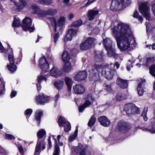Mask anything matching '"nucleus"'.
<instances>
[{
    "label": "nucleus",
    "mask_w": 155,
    "mask_h": 155,
    "mask_svg": "<svg viewBox=\"0 0 155 155\" xmlns=\"http://www.w3.org/2000/svg\"><path fill=\"white\" fill-rule=\"evenodd\" d=\"M64 82L63 81H59V89H62L63 86Z\"/></svg>",
    "instance_id": "nucleus-60"
},
{
    "label": "nucleus",
    "mask_w": 155,
    "mask_h": 155,
    "mask_svg": "<svg viewBox=\"0 0 155 155\" xmlns=\"http://www.w3.org/2000/svg\"><path fill=\"white\" fill-rule=\"evenodd\" d=\"M133 15L134 17L138 18L140 21L142 22L143 21V18L142 16H139V14L137 11H136L134 12Z\"/></svg>",
    "instance_id": "nucleus-45"
},
{
    "label": "nucleus",
    "mask_w": 155,
    "mask_h": 155,
    "mask_svg": "<svg viewBox=\"0 0 155 155\" xmlns=\"http://www.w3.org/2000/svg\"><path fill=\"white\" fill-rule=\"evenodd\" d=\"M103 86L104 88L107 91L110 92L111 91V89L110 85L106 84H104Z\"/></svg>",
    "instance_id": "nucleus-48"
},
{
    "label": "nucleus",
    "mask_w": 155,
    "mask_h": 155,
    "mask_svg": "<svg viewBox=\"0 0 155 155\" xmlns=\"http://www.w3.org/2000/svg\"><path fill=\"white\" fill-rule=\"evenodd\" d=\"M5 136L6 137V139H15V137H14L12 135L9 134H6L5 135Z\"/></svg>",
    "instance_id": "nucleus-53"
},
{
    "label": "nucleus",
    "mask_w": 155,
    "mask_h": 155,
    "mask_svg": "<svg viewBox=\"0 0 155 155\" xmlns=\"http://www.w3.org/2000/svg\"><path fill=\"white\" fill-rule=\"evenodd\" d=\"M148 108L147 107H144L143 108V110L141 114V116L143 118L144 120L146 121L147 120L148 118L147 115L148 111Z\"/></svg>",
    "instance_id": "nucleus-32"
},
{
    "label": "nucleus",
    "mask_w": 155,
    "mask_h": 155,
    "mask_svg": "<svg viewBox=\"0 0 155 155\" xmlns=\"http://www.w3.org/2000/svg\"><path fill=\"white\" fill-rule=\"evenodd\" d=\"M94 99V97H92V94H87L85 98L84 103L79 107V111L80 112H82L85 108L89 107L91 105Z\"/></svg>",
    "instance_id": "nucleus-9"
},
{
    "label": "nucleus",
    "mask_w": 155,
    "mask_h": 155,
    "mask_svg": "<svg viewBox=\"0 0 155 155\" xmlns=\"http://www.w3.org/2000/svg\"><path fill=\"white\" fill-rule=\"evenodd\" d=\"M71 69V64L68 62L65 63L64 66L63 67L64 70L66 72H68Z\"/></svg>",
    "instance_id": "nucleus-35"
},
{
    "label": "nucleus",
    "mask_w": 155,
    "mask_h": 155,
    "mask_svg": "<svg viewBox=\"0 0 155 155\" xmlns=\"http://www.w3.org/2000/svg\"><path fill=\"white\" fill-rule=\"evenodd\" d=\"M95 39L92 38H89L84 42L80 45V48L81 50H87L90 49L92 44L94 43Z\"/></svg>",
    "instance_id": "nucleus-11"
},
{
    "label": "nucleus",
    "mask_w": 155,
    "mask_h": 155,
    "mask_svg": "<svg viewBox=\"0 0 155 155\" xmlns=\"http://www.w3.org/2000/svg\"><path fill=\"white\" fill-rule=\"evenodd\" d=\"M77 137V135L75 134H74L73 135L70 136L69 137L70 141H71L72 140L75 139Z\"/></svg>",
    "instance_id": "nucleus-63"
},
{
    "label": "nucleus",
    "mask_w": 155,
    "mask_h": 155,
    "mask_svg": "<svg viewBox=\"0 0 155 155\" xmlns=\"http://www.w3.org/2000/svg\"><path fill=\"white\" fill-rule=\"evenodd\" d=\"M80 155H91V153L89 151L86 149L85 147L84 150L80 153Z\"/></svg>",
    "instance_id": "nucleus-47"
},
{
    "label": "nucleus",
    "mask_w": 155,
    "mask_h": 155,
    "mask_svg": "<svg viewBox=\"0 0 155 155\" xmlns=\"http://www.w3.org/2000/svg\"><path fill=\"white\" fill-rule=\"evenodd\" d=\"M122 94L120 93H118L116 95V97L117 100L121 101L122 100Z\"/></svg>",
    "instance_id": "nucleus-57"
},
{
    "label": "nucleus",
    "mask_w": 155,
    "mask_h": 155,
    "mask_svg": "<svg viewBox=\"0 0 155 155\" xmlns=\"http://www.w3.org/2000/svg\"><path fill=\"white\" fill-rule=\"evenodd\" d=\"M7 67L9 70L12 72H13L17 69L16 66L13 64H10V65H8Z\"/></svg>",
    "instance_id": "nucleus-40"
},
{
    "label": "nucleus",
    "mask_w": 155,
    "mask_h": 155,
    "mask_svg": "<svg viewBox=\"0 0 155 155\" xmlns=\"http://www.w3.org/2000/svg\"><path fill=\"white\" fill-rule=\"evenodd\" d=\"M23 25L22 26L24 31H29L30 32H33L34 30V25H31L32 21L31 19L26 17L23 20Z\"/></svg>",
    "instance_id": "nucleus-10"
},
{
    "label": "nucleus",
    "mask_w": 155,
    "mask_h": 155,
    "mask_svg": "<svg viewBox=\"0 0 155 155\" xmlns=\"http://www.w3.org/2000/svg\"><path fill=\"white\" fill-rule=\"evenodd\" d=\"M42 111L40 110H37L36 111L35 119L37 122V123L38 125H39L40 123L41 117L42 116Z\"/></svg>",
    "instance_id": "nucleus-24"
},
{
    "label": "nucleus",
    "mask_w": 155,
    "mask_h": 155,
    "mask_svg": "<svg viewBox=\"0 0 155 155\" xmlns=\"http://www.w3.org/2000/svg\"><path fill=\"white\" fill-rule=\"evenodd\" d=\"M62 58L64 61L65 63L68 62L70 59L69 54L67 51H64L63 53Z\"/></svg>",
    "instance_id": "nucleus-31"
},
{
    "label": "nucleus",
    "mask_w": 155,
    "mask_h": 155,
    "mask_svg": "<svg viewBox=\"0 0 155 155\" xmlns=\"http://www.w3.org/2000/svg\"><path fill=\"white\" fill-rule=\"evenodd\" d=\"M112 43L113 41L109 38H106L103 39V44L107 51L108 55L115 58L117 56V54L115 53V49L113 48Z\"/></svg>",
    "instance_id": "nucleus-5"
},
{
    "label": "nucleus",
    "mask_w": 155,
    "mask_h": 155,
    "mask_svg": "<svg viewBox=\"0 0 155 155\" xmlns=\"http://www.w3.org/2000/svg\"><path fill=\"white\" fill-rule=\"evenodd\" d=\"M103 54L101 52H96L94 56V60L95 63L93 68L89 71V78L92 80H95L96 77L97 76L100 72L101 70H102L103 65L101 63L103 61Z\"/></svg>",
    "instance_id": "nucleus-2"
},
{
    "label": "nucleus",
    "mask_w": 155,
    "mask_h": 155,
    "mask_svg": "<svg viewBox=\"0 0 155 155\" xmlns=\"http://www.w3.org/2000/svg\"><path fill=\"white\" fill-rule=\"evenodd\" d=\"M97 0H88L87 2L85 4V6L87 7L90 4L95 2Z\"/></svg>",
    "instance_id": "nucleus-56"
},
{
    "label": "nucleus",
    "mask_w": 155,
    "mask_h": 155,
    "mask_svg": "<svg viewBox=\"0 0 155 155\" xmlns=\"http://www.w3.org/2000/svg\"><path fill=\"white\" fill-rule=\"evenodd\" d=\"M70 0H63V3L64 4V5L65 6H70L71 5L69 3Z\"/></svg>",
    "instance_id": "nucleus-62"
},
{
    "label": "nucleus",
    "mask_w": 155,
    "mask_h": 155,
    "mask_svg": "<svg viewBox=\"0 0 155 155\" xmlns=\"http://www.w3.org/2000/svg\"><path fill=\"white\" fill-rule=\"evenodd\" d=\"M145 81V80L144 79L142 80L139 82L137 86V87H141V85L143 84Z\"/></svg>",
    "instance_id": "nucleus-64"
},
{
    "label": "nucleus",
    "mask_w": 155,
    "mask_h": 155,
    "mask_svg": "<svg viewBox=\"0 0 155 155\" xmlns=\"http://www.w3.org/2000/svg\"><path fill=\"white\" fill-rule=\"evenodd\" d=\"M62 127H64V131L66 133L69 132L71 130V125L69 122H67L64 126Z\"/></svg>",
    "instance_id": "nucleus-37"
},
{
    "label": "nucleus",
    "mask_w": 155,
    "mask_h": 155,
    "mask_svg": "<svg viewBox=\"0 0 155 155\" xmlns=\"http://www.w3.org/2000/svg\"><path fill=\"white\" fill-rule=\"evenodd\" d=\"M124 110L129 116H131L136 113H140L139 108L133 103H129L125 105Z\"/></svg>",
    "instance_id": "nucleus-7"
},
{
    "label": "nucleus",
    "mask_w": 155,
    "mask_h": 155,
    "mask_svg": "<svg viewBox=\"0 0 155 155\" xmlns=\"http://www.w3.org/2000/svg\"><path fill=\"white\" fill-rule=\"evenodd\" d=\"M115 66L118 69L120 67V64L118 62L116 61L113 65V63H111L110 65H105L102 70L101 74L107 79L111 80L115 72L114 68Z\"/></svg>",
    "instance_id": "nucleus-3"
},
{
    "label": "nucleus",
    "mask_w": 155,
    "mask_h": 155,
    "mask_svg": "<svg viewBox=\"0 0 155 155\" xmlns=\"http://www.w3.org/2000/svg\"><path fill=\"white\" fill-rule=\"evenodd\" d=\"M50 75L55 78L58 77V68L57 67H53L50 71Z\"/></svg>",
    "instance_id": "nucleus-28"
},
{
    "label": "nucleus",
    "mask_w": 155,
    "mask_h": 155,
    "mask_svg": "<svg viewBox=\"0 0 155 155\" xmlns=\"http://www.w3.org/2000/svg\"><path fill=\"white\" fill-rule=\"evenodd\" d=\"M50 97V96H45L43 94L39 95L36 97L35 102L38 104H44L49 101Z\"/></svg>",
    "instance_id": "nucleus-13"
},
{
    "label": "nucleus",
    "mask_w": 155,
    "mask_h": 155,
    "mask_svg": "<svg viewBox=\"0 0 155 155\" xmlns=\"http://www.w3.org/2000/svg\"><path fill=\"white\" fill-rule=\"evenodd\" d=\"M116 83L121 88H125L128 86L127 81L119 78H117Z\"/></svg>",
    "instance_id": "nucleus-21"
},
{
    "label": "nucleus",
    "mask_w": 155,
    "mask_h": 155,
    "mask_svg": "<svg viewBox=\"0 0 155 155\" xmlns=\"http://www.w3.org/2000/svg\"><path fill=\"white\" fill-rule=\"evenodd\" d=\"M87 77V72L85 71L79 72L74 77V79L75 81H81L84 80Z\"/></svg>",
    "instance_id": "nucleus-17"
},
{
    "label": "nucleus",
    "mask_w": 155,
    "mask_h": 155,
    "mask_svg": "<svg viewBox=\"0 0 155 155\" xmlns=\"http://www.w3.org/2000/svg\"><path fill=\"white\" fill-rule=\"evenodd\" d=\"M64 80L66 85L67 86L68 90L70 91L71 90L73 81L72 79L68 77H65L64 78Z\"/></svg>",
    "instance_id": "nucleus-25"
},
{
    "label": "nucleus",
    "mask_w": 155,
    "mask_h": 155,
    "mask_svg": "<svg viewBox=\"0 0 155 155\" xmlns=\"http://www.w3.org/2000/svg\"><path fill=\"white\" fill-rule=\"evenodd\" d=\"M17 92L16 91H12L10 95V97L12 98L15 97L17 94Z\"/></svg>",
    "instance_id": "nucleus-58"
},
{
    "label": "nucleus",
    "mask_w": 155,
    "mask_h": 155,
    "mask_svg": "<svg viewBox=\"0 0 155 155\" xmlns=\"http://www.w3.org/2000/svg\"><path fill=\"white\" fill-rule=\"evenodd\" d=\"M76 31L73 29H71L68 30L66 33V35L64 38L65 41H71L72 38L76 35Z\"/></svg>",
    "instance_id": "nucleus-16"
},
{
    "label": "nucleus",
    "mask_w": 155,
    "mask_h": 155,
    "mask_svg": "<svg viewBox=\"0 0 155 155\" xmlns=\"http://www.w3.org/2000/svg\"><path fill=\"white\" fill-rule=\"evenodd\" d=\"M117 128L121 133H125L128 131L129 127L127 123L121 121L118 122Z\"/></svg>",
    "instance_id": "nucleus-12"
},
{
    "label": "nucleus",
    "mask_w": 155,
    "mask_h": 155,
    "mask_svg": "<svg viewBox=\"0 0 155 155\" xmlns=\"http://www.w3.org/2000/svg\"><path fill=\"white\" fill-rule=\"evenodd\" d=\"M46 79L45 77L44 76H42L41 75H38V76L37 80L38 82V84H36L37 88L38 90L39 91L41 90V86L40 84L43 81H46Z\"/></svg>",
    "instance_id": "nucleus-23"
},
{
    "label": "nucleus",
    "mask_w": 155,
    "mask_h": 155,
    "mask_svg": "<svg viewBox=\"0 0 155 155\" xmlns=\"http://www.w3.org/2000/svg\"><path fill=\"white\" fill-rule=\"evenodd\" d=\"M50 22L53 27V30L54 32L56 31V20L55 18H49Z\"/></svg>",
    "instance_id": "nucleus-38"
},
{
    "label": "nucleus",
    "mask_w": 155,
    "mask_h": 155,
    "mask_svg": "<svg viewBox=\"0 0 155 155\" xmlns=\"http://www.w3.org/2000/svg\"><path fill=\"white\" fill-rule=\"evenodd\" d=\"M33 112V110L31 109H27L25 112V114L26 116V117H29L31 115Z\"/></svg>",
    "instance_id": "nucleus-44"
},
{
    "label": "nucleus",
    "mask_w": 155,
    "mask_h": 155,
    "mask_svg": "<svg viewBox=\"0 0 155 155\" xmlns=\"http://www.w3.org/2000/svg\"><path fill=\"white\" fill-rule=\"evenodd\" d=\"M32 8L35 11L34 13L35 14L38 11V10H39V8H38L36 5L34 4H33L31 6Z\"/></svg>",
    "instance_id": "nucleus-52"
},
{
    "label": "nucleus",
    "mask_w": 155,
    "mask_h": 155,
    "mask_svg": "<svg viewBox=\"0 0 155 155\" xmlns=\"http://www.w3.org/2000/svg\"><path fill=\"white\" fill-rule=\"evenodd\" d=\"M52 137L55 142V145L54 146L55 150L53 155H58V145L57 143V141L56 139L54 138L53 136H52Z\"/></svg>",
    "instance_id": "nucleus-39"
},
{
    "label": "nucleus",
    "mask_w": 155,
    "mask_h": 155,
    "mask_svg": "<svg viewBox=\"0 0 155 155\" xmlns=\"http://www.w3.org/2000/svg\"><path fill=\"white\" fill-rule=\"evenodd\" d=\"M152 59L153 58H147L146 63L145 64H143V65H144L146 66H148L149 64L152 63Z\"/></svg>",
    "instance_id": "nucleus-50"
},
{
    "label": "nucleus",
    "mask_w": 155,
    "mask_h": 155,
    "mask_svg": "<svg viewBox=\"0 0 155 155\" xmlns=\"http://www.w3.org/2000/svg\"><path fill=\"white\" fill-rule=\"evenodd\" d=\"M18 147L20 153L22 154H23L24 153V150L21 145L20 144H18Z\"/></svg>",
    "instance_id": "nucleus-59"
},
{
    "label": "nucleus",
    "mask_w": 155,
    "mask_h": 155,
    "mask_svg": "<svg viewBox=\"0 0 155 155\" xmlns=\"http://www.w3.org/2000/svg\"><path fill=\"white\" fill-rule=\"evenodd\" d=\"M130 5L129 0H113L111 3V9L114 11L120 6L127 7Z\"/></svg>",
    "instance_id": "nucleus-8"
},
{
    "label": "nucleus",
    "mask_w": 155,
    "mask_h": 155,
    "mask_svg": "<svg viewBox=\"0 0 155 155\" xmlns=\"http://www.w3.org/2000/svg\"><path fill=\"white\" fill-rule=\"evenodd\" d=\"M150 74L153 76L155 77V64L152 65L149 68Z\"/></svg>",
    "instance_id": "nucleus-41"
},
{
    "label": "nucleus",
    "mask_w": 155,
    "mask_h": 155,
    "mask_svg": "<svg viewBox=\"0 0 155 155\" xmlns=\"http://www.w3.org/2000/svg\"><path fill=\"white\" fill-rule=\"evenodd\" d=\"M67 122L68 121L66 120L64 117L60 116L59 117V126H64L67 123Z\"/></svg>",
    "instance_id": "nucleus-29"
},
{
    "label": "nucleus",
    "mask_w": 155,
    "mask_h": 155,
    "mask_svg": "<svg viewBox=\"0 0 155 155\" xmlns=\"http://www.w3.org/2000/svg\"><path fill=\"white\" fill-rule=\"evenodd\" d=\"M40 67L43 71H48L49 70V65L45 57H42L39 60Z\"/></svg>",
    "instance_id": "nucleus-15"
},
{
    "label": "nucleus",
    "mask_w": 155,
    "mask_h": 155,
    "mask_svg": "<svg viewBox=\"0 0 155 155\" xmlns=\"http://www.w3.org/2000/svg\"><path fill=\"white\" fill-rule=\"evenodd\" d=\"M35 14H37L41 17L45 16L47 15V13L45 11L41 10L40 8L39 9V10H38V11Z\"/></svg>",
    "instance_id": "nucleus-42"
},
{
    "label": "nucleus",
    "mask_w": 155,
    "mask_h": 155,
    "mask_svg": "<svg viewBox=\"0 0 155 155\" xmlns=\"http://www.w3.org/2000/svg\"><path fill=\"white\" fill-rule=\"evenodd\" d=\"M151 128L149 129V131L152 133H155V120H153L151 123Z\"/></svg>",
    "instance_id": "nucleus-43"
},
{
    "label": "nucleus",
    "mask_w": 155,
    "mask_h": 155,
    "mask_svg": "<svg viewBox=\"0 0 155 155\" xmlns=\"http://www.w3.org/2000/svg\"><path fill=\"white\" fill-rule=\"evenodd\" d=\"M51 35L52 36H53L54 43H56L58 38V33H55L54 35H53V34H52Z\"/></svg>",
    "instance_id": "nucleus-54"
},
{
    "label": "nucleus",
    "mask_w": 155,
    "mask_h": 155,
    "mask_svg": "<svg viewBox=\"0 0 155 155\" xmlns=\"http://www.w3.org/2000/svg\"><path fill=\"white\" fill-rule=\"evenodd\" d=\"M98 120L101 125L105 127H109L111 124L110 120L104 116H101L99 117Z\"/></svg>",
    "instance_id": "nucleus-14"
},
{
    "label": "nucleus",
    "mask_w": 155,
    "mask_h": 155,
    "mask_svg": "<svg viewBox=\"0 0 155 155\" xmlns=\"http://www.w3.org/2000/svg\"><path fill=\"white\" fill-rule=\"evenodd\" d=\"M55 102L54 105V107H56L58 105V93L57 94L55 97Z\"/></svg>",
    "instance_id": "nucleus-55"
},
{
    "label": "nucleus",
    "mask_w": 155,
    "mask_h": 155,
    "mask_svg": "<svg viewBox=\"0 0 155 155\" xmlns=\"http://www.w3.org/2000/svg\"><path fill=\"white\" fill-rule=\"evenodd\" d=\"M21 4L18 3V2H15V4L17 6L18 9V10H21L23 9V8L25 7L27 5V2L25 0H19Z\"/></svg>",
    "instance_id": "nucleus-22"
},
{
    "label": "nucleus",
    "mask_w": 155,
    "mask_h": 155,
    "mask_svg": "<svg viewBox=\"0 0 155 155\" xmlns=\"http://www.w3.org/2000/svg\"><path fill=\"white\" fill-rule=\"evenodd\" d=\"M5 82L2 78H0V95L4 94L5 90Z\"/></svg>",
    "instance_id": "nucleus-27"
},
{
    "label": "nucleus",
    "mask_w": 155,
    "mask_h": 155,
    "mask_svg": "<svg viewBox=\"0 0 155 155\" xmlns=\"http://www.w3.org/2000/svg\"><path fill=\"white\" fill-rule=\"evenodd\" d=\"M46 56L48 59L52 60V54L50 49H48L46 52Z\"/></svg>",
    "instance_id": "nucleus-49"
},
{
    "label": "nucleus",
    "mask_w": 155,
    "mask_h": 155,
    "mask_svg": "<svg viewBox=\"0 0 155 155\" xmlns=\"http://www.w3.org/2000/svg\"><path fill=\"white\" fill-rule=\"evenodd\" d=\"M46 134V131L43 129H41L37 132V135L38 138L35 147V154L39 152L41 149V150H42L45 149L46 143L41 139V138Z\"/></svg>",
    "instance_id": "nucleus-4"
},
{
    "label": "nucleus",
    "mask_w": 155,
    "mask_h": 155,
    "mask_svg": "<svg viewBox=\"0 0 155 155\" xmlns=\"http://www.w3.org/2000/svg\"><path fill=\"white\" fill-rule=\"evenodd\" d=\"M118 47L121 51L127 49L134 43L132 32L128 25L123 23H118L112 30Z\"/></svg>",
    "instance_id": "nucleus-1"
},
{
    "label": "nucleus",
    "mask_w": 155,
    "mask_h": 155,
    "mask_svg": "<svg viewBox=\"0 0 155 155\" xmlns=\"http://www.w3.org/2000/svg\"><path fill=\"white\" fill-rule=\"evenodd\" d=\"M82 23V20L80 19L73 22L71 25V27L74 28L79 27L81 25Z\"/></svg>",
    "instance_id": "nucleus-36"
},
{
    "label": "nucleus",
    "mask_w": 155,
    "mask_h": 155,
    "mask_svg": "<svg viewBox=\"0 0 155 155\" xmlns=\"http://www.w3.org/2000/svg\"><path fill=\"white\" fill-rule=\"evenodd\" d=\"M96 118L94 115H93L90 118L88 123V125L90 127L94 125L96 122Z\"/></svg>",
    "instance_id": "nucleus-34"
},
{
    "label": "nucleus",
    "mask_w": 155,
    "mask_h": 155,
    "mask_svg": "<svg viewBox=\"0 0 155 155\" xmlns=\"http://www.w3.org/2000/svg\"><path fill=\"white\" fill-rule=\"evenodd\" d=\"M149 4L147 2L141 3L139 5L140 12L145 17L147 20H149L150 17Z\"/></svg>",
    "instance_id": "nucleus-6"
},
{
    "label": "nucleus",
    "mask_w": 155,
    "mask_h": 155,
    "mask_svg": "<svg viewBox=\"0 0 155 155\" xmlns=\"http://www.w3.org/2000/svg\"><path fill=\"white\" fill-rule=\"evenodd\" d=\"M36 2L40 4L48 5L52 3L51 0H35Z\"/></svg>",
    "instance_id": "nucleus-33"
},
{
    "label": "nucleus",
    "mask_w": 155,
    "mask_h": 155,
    "mask_svg": "<svg viewBox=\"0 0 155 155\" xmlns=\"http://www.w3.org/2000/svg\"><path fill=\"white\" fill-rule=\"evenodd\" d=\"M85 147L82 145L81 144L78 143L77 146H75L73 147V149L75 152L77 153H81L82 151H83Z\"/></svg>",
    "instance_id": "nucleus-26"
},
{
    "label": "nucleus",
    "mask_w": 155,
    "mask_h": 155,
    "mask_svg": "<svg viewBox=\"0 0 155 155\" xmlns=\"http://www.w3.org/2000/svg\"><path fill=\"white\" fill-rule=\"evenodd\" d=\"M137 90L138 95L140 96H142L144 92L143 89L141 87H139L137 88Z\"/></svg>",
    "instance_id": "nucleus-46"
},
{
    "label": "nucleus",
    "mask_w": 155,
    "mask_h": 155,
    "mask_svg": "<svg viewBox=\"0 0 155 155\" xmlns=\"http://www.w3.org/2000/svg\"><path fill=\"white\" fill-rule=\"evenodd\" d=\"M21 25V21L19 18L15 16L14 18V21L12 23V25L13 27H19Z\"/></svg>",
    "instance_id": "nucleus-30"
},
{
    "label": "nucleus",
    "mask_w": 155,
    "mask_h": 155,
    "mask_svg": "<svg viewBox=\"0 0 155 155\" xmlns=\"http://www.w3.org/2000/svg\"><path fill=\"white\" fill-rule=\"evenodd\" d=\"M8 58L10 64H13L14 63V60L13 56V54H9Z\"/></svg>",
    "instance_id": "nucleus-51"
},
{
    "label": "nucleus",
    "mask_w": 155,
    "mask_h": 155,
    "mask_svg": "<svg viewBox=\"0 0 155 155\" xmlns=\"http://www.w3.org/2000/svg\"><path fill=\"white\" fill-rule=\"evenodd\" d=\"M74 17V14L72 13H70L68 15V18L69 20L70 21L71 20L72 18Z\"/></svg>",
    "instance_id": "nucleus-61"
},
{
    "label": "nucleus",
    "mask_w": 155,
    "mask_h": 155,
    "mask_svg": "<svg viewBox=\"0 0 155 155\" xmlns=\"http://www.w3.org/2000/svg\"><path fill=\"white\" fill-rule=\"evenodd\" d=\"M66 18L64 16H60L59 18V29H60L62 34V31L65 27Z\"/></svg>",
    "instance_id": "nucleus-20"
},
{
    "label": "nucleus",
    "mask_w": 155,
    "mask_h": 155,
    "mask_svg": "<svg viewBox=\"0 0 155 155\" xmlns=\"http://www.w3.org/2000/svg\"><path fill=\"white\" fill-rule=\"evenodd\" d=\"M98 13L99 11L95 8L89 10L87 14L88 20L91 21L94 19Z\"/></svg>",
    "instance_id": "nucleus-18"
},
{
    "label": "nucleus",
    "mask_w": 155,
    "mask_h": 155,
    "mask_svg": "<svg viewBox=\"0 0 155 155\" xmlns=\"http://www.w3.org/2000/svg\"><path fill=\"white\" fill-rule=\"evenodd\" d=\"M73 89L75 93L77 94H82L85 91L84 86L79 84H76L73 86Z\"/></svg>",
    "instance_id": "nucleus-19"
}]
</instances>
